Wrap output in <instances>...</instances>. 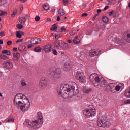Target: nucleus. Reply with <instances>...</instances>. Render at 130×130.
<instances>
[{"label": "nucleus", "instance_id": "a18cd8bd", "mask_svg": "<svg viewBox=\"0 0 130 130\" xmlns=\"http://www.w3.org/2000/svg\"><path fill=\"white\" fill-rule=\"evenodd\" d=\"M63 3L64 5H67L68 3H69V0H63Z\"/></svg>", "mask_w": 130, "mask_h": 130}, {"label": "nucleus", "instance_id": "ea45409f", "mask_svg": "<svg viewBox=\"0 0 130 130\" xmlns=\"http://www.w3.org/2000/svg\"><path fill=\"white\" fill-rule=\"evenodd\" d=\"M1 58L2 59H7V56L5 55H1Z\"/></svg>", "mask_w": 130, "mask_h": 130}, {"label": "nucleus", "instance_id": "6e6d98bb", "mask_svg": "<svg viewBox=\"0 0 130 130\" xmlns=\"http://www.w3.org/2000/svg\"><path fill=\"white\" fill-rule=\"evenodd\" d=\"M0 36H5V32H0Z\"/></svg>", "mask_w": 130, "mask_h": 130}, {"label": "nucleus", "instance_id": "c85d7f7f", "mask_svg": "<svg viewBox=\"0 0 130 130\" xmlns=\"http://www.w3.org/2000/svg\"><path fill=\"white\" fill-rule=\"evenodd\" d=\"M43 8L45 10V11H48V10H49V6L47 5H44L43 6Z\"/></svg>", "mask_w": 130, "mask_h": 130}, {"label": "nucleus", "instance_id": "0eeeda50", "mask_svg": "<svg viewBox=\"0 0 130 130\" xmlns=\"http://www.w3.org/2000/svg\"><path fill=\"white\" fill-rule=\"evenodd\" d=\"M61 74V71L59 69H55L51 72L50 76L53 77V80L56 81L57 78H60Z\"/></svg>", "mask_w": 130, "mask_h": 130}, {"label": "nucleus", "instance_id": "6ab92c4d", "mask_svg": "<svg viewBox=\"0 0 130 130\" xmlns=\"http://www.w3.org/2000/svg\"><path fill=\"white\" fill-rule=\"evenodd\" d=\"M58 14L59 16L62 17V16H64L66 13L62 8H60L59 9Z\"/></svg>", "mask_w": 130, "mask_h": 130}, {"label": "nucleus", "instance_id": "c9c22d12", "mask_svg": "<svg viewBox=\"0 0 130 130\" xmlns=\"http://www.w3.org/2000/svg\"><path fill=\"white\" fill-rule=\"evenodd\" d=\"M16 37H18V38H22V35L20 32H16Z\"/></svg>", "mask_w": 130, "mask_h": 130}, {"label": "nucleus", "instance_id": "49530a36", "mask_svg": "<svg viewBox=\"0 0 130 130\" xmlns=\"http://www.w3.org/2000/svg\"><path fill=\"white\" fill-rule=\"evenodd\" d=\"M23 8H24V6L23 5L20 6V13H22Z\"/></svg>", "mask_w": 130, "mask_h": 130}, {"label": "nucleus", "instance_id": "72a5a7b5", "mask_svg": "<svg viewBox=\"0 0 130 130\" xmlns=\"http://www.w3.org/2000/svg\"><path fill=\"white\" fill-rule=\"evenodd\" d=\"M17 29H19V30H21V29H23L24 28V26L22 25L21 24H18L17 25Z\"/></svg>", "mask_w": 130, "mask_h": 130}, {"label": "nucleus", "instance_id": "f257e3e1", "mask_svg": "<svg viewBox=\"0 0 130 130\" xmlns=\"http://www.w3.org/2000/svg\"><path fill=\"white\" fill-rule=\"evenodd\" d=\"M70 86L68 84L61 85L57 88V93L59 97L68 98L73 97L75 94V90L78 91V85L75 82H71Z\"/></svg>", "mask_w": 130, "mask_h": 130}, {"label": "nucleus", "instance_id": "603ef678", "mask_svg": "<svg viewBox=\"0 0 130 130\" xmlns=\"http://www.w3.org/2000/svg\"><path fill=\"white\" fill-rule=\"evenodd\" d=\"M60 20V16H58L57 17V22H59V20Z\"/></svg>", "mask_w": 130, "mask_h": 130}, {"label": "nucleus", "instance_id": "4c0bfd02", "mask_svg": "<svg viewBox=\"0 0 130 130\" xmlns=\"http://www.w3.org/2000/svg\"><path fill=\"white\" fill-rule=\"evenodd\" d=\"M3 15H7V12H4L0 10V16H3Z\"/></svg>", "mask_w": 130, "mask_h": 130}, {"label": "nucleus", "instance_id": "2eb2a0df", "mask_svg": "<svg viewBox=\"0 0 130 130\" xmlns=\"http://www.w3.org/2000/svg\"><path fill=\"white\" fill-rule=\"evenodd\" d=\"M73 41L75 44H79V43H81V37H79V36H76L74 37Z\"/></svg>", "mask_w": 130, "mask_h": 130}, {"label": "nucleus", "instance_id": "8fccbe9b", "mask_svg": "<svg viewBox=\"0 0 130 130\" xmlns=\"http://www.w3.org/2000/svg\"><path fill=\"white\" fill-rule=\"evenodd\" d=\"M7 44V45H11V44H12V41H8Z\"/></svg>", "mask_w": 130, "mask_h": 130}, {"label": "nucleus", "instance_id": "9b49d317", "mask_svg": "<svg viewBox=\"0 0 130 130\" xmlns=\"http://www.w3.org/2000/svg\"><path fill=\"white\" fill-rule=\"evenodd\" d=\"M4 67L5 68V69L10 70V69H12L13 68V64L11 61H7L4 63Z\"/></svg>", "mask_w": 130, "mask_h": 130}, {"label": "nucleus", "instance_id": "13d9d810", "mask_svg": "<svg viewBox=\"0 0 130 130\" xmlns=\"http://www.w3.org/2000/svg\"><path fill=\"white\" fill-rule=\"evenodd\" d=\"M67 42H68V43H72V42H73V41H72V40H68Z\"/></svg>", "mask_w": 130, "mask_h": 130}, {"label": "nucleus", "instance_id": "680f3d73", "mask_svg": "<svg viewBox=\"0 0 130 130\" xmlns=\"http://www.w3.org/2000/svg\"><path fill=\"white\" fill-rule=\"evenodd\" d=\"M74 33H75V31H73L72 32H70V35L72 36V35H74Z\"/></svg>", "mask_w": 130, "mask_h": 130}, {"label": "nucleus", "instance_id": "473e14b6", "mask_svg": "<svg viewBox=\"0 0 130 130\" xmlns=\"http://www.w3.org/2000/svg\"><path fill=\"white\" fill-rule=\"evenodd\" d=\"M30 42L31 44H36V40L35 39H31V40L30 41Z\"/></svg>", "mask_w": 130, "mask_h": 130}, {"label": "nucleus", "instance_id": "7ed1b4c3", "mask_svg": "<svg viewBox=\"0 0 130 130\" xmlns=\"http://www.w3.org/2000/svg\"><path fill=\"white\" fill-rule=\"evenodd\" d=\"M37 117L38 119L35 120L32 122H30V120L26 119L23 123L24 125L31 130L38 129V128L41 127L42 124H43V119L41 113L38 112L37 115Z\"/></svg>", "mask_w": 130, "mask_h": 130}, {"label": "nucleus", "instance_id": "4be33fe9", "mask_svg": "<svg viewBox=\"0 0 130 130\" xmlns=\"http://www.w3.org/2000/svg\"><path fill=\"white\" fill-rule=\"evenodd\" d=\"M110 88L111 89V93H115V88H114V84H110Z\"/></svg>", "mask_w": 130, "mask_h": 130}, {"label": "nucleus", "instance_id": "5fc2aeb1", "mask_svg": "<svg viewBox=\"0 0 130 130\" xmlns=\"http://www.w3.org/2000/svg\"><path fill=\"white\" fill-rule=\"evenodd\" d=\"M31 47H33V44H29L28 45V48H31Z\"/></svg>", "mask_w": 130, "mask_h": 130}, {"label": "nucleus", "instance_id": "864d4df0", "mask_svg": "<svg viewBox=\"0 0 130 130\" xmlns=\"http://www.w3.org/2000/svg\"><path fill=\"white\" fill-rule=\"evenodd\" d=\"M87 16H88V14H87V13H83L82 15V17H87Z\"/></svg>", "mask_w": 130, "mask_h": 130}, {"label": "nucleus", "instance_id": "423d86ee", "mask_svg": "<svg viewBox=\"0 0 130 130\" xmlns=\"http://www.w3.org/2000/svg\"><path fill=\"white\" fill-rule=\"evenodd\" d=\"M98 125L99 127H109L111 125V123L109 121H105L103 118H100L98 120Z\"/></svg>", "mask_w": 130, "mask_h": 130}, {"label": "nucleus", "instance_id": "cd10ccee", "mask_svg": "<svg viewBox=\"0 0 130 130\" xmlns=\"http://www.w3.org/2000/svg\"><path fill=\"white\" fill-rule=\"evenodd\" d=\"M25 48H26V46L20 45L18 48V50H19V51H23V50L25 49Z\"/></svg>", "mask_w": 130, "mask_h": 130}, {"label": "nucleus", "instance_id": "c756f323", "mask_svg": "<svg viewBox=\"0 0 130 130\" xmlns=\"http://www.w3.org/2000/svg\"><path fill=\"white\" fill-rule=\"evenodd\" d=\"M21 85L23 86V87H25V86H27V83L25 81L24 79H22L21 81Z\"/></svg>", "mask_w": 130, "mask_h": 130}, {"label": "nucleus", "instance_id": "393cba45", "mask_svg": "<svg viewBox=\"0 0 130 130\" xmlns=\"http://www.w3.org/2000/svg\"><path fill=\"white\" fill-rule=\"evenodd\" d=\"M124 40H126L127 42H130V34H127L125 38H123Z\"/></svg>", "mask_w": 130, "mask_h": 130}, {"label": "nucleus", "instance_id": "a878e982", "mask_svg": "<svg viewBox=\"0 0 130 130\" xmlns=\"http://www.w3.org/2000/svg\"><path fill=\"white\" fill-rule=\"evenodd\" d=\"M34 51L35 52H41V47H36L34 48Z\"/></svg>", "mask_w": 130, "mask_h": 130}, {"label": "nucleus", "instance_id": "9d476101", "mask_svg": "<svg viewBox=\"0 0 130 130\" xmlns=\"http://www.w3.org/2000/svg\"><path fill=\"white\" fill-rule=\"evenodd\" d=\"M99 85L100 86V87H102V88H104V89H105V88L107 87L108 84H107V81L103 78V80H102L99 84Z\"/></svg>", "mask_w": 130, "mask_h": 130}, {"label": "nucleus", "instance_id": "f8f14e48", "mask_svg": "<svg viewBox=\"0 0 130 130\" xmlns=\"http://www.w3.org/2000/svg\"><path fill=\"white\" fill-rule=\"evenodd\" d=\"M51 44H48L45 46L44 48V51L45 52H50L51 51Z\"/></svg>", "mask_w": 130, "mask_h": 130}, {"label": "nucleus", "instance_id": "37998d69", "mask_svg": "<svg viewBox=\"0 0 130 130\" xmlns=\"http://www.w3.org/2000/svg\"><path fill=\"white\" fill-rule=\"evenodd\" d=\"M59 37H61V34L55 35V39H58V38H59Z\"/></svg>", "mask_w": 130, "mask_h": 130}, {"label": "nucleus", "instance_id": "de8ad7c7", "mask_svg": "<svg viewBox=\"0 0 130 130\" xmlns=\"http://www.w3.org/2000/svg\"><path fill=\"white\" fill-rule=\"evenodd\" d=\"M23 41V39H18L16 41V43H19V42H21Z\"/></svg>", "mask_w": 130, "mask_h": 130}, {"label": "nucleus", "instance_id": "5701e85b", "mask_svg": "<svg viewBox=\"0 0 130 130\" xmlns=\"http://www.w3.org/2000/svg\"><path fill=\"white\" fill-rule=\"evenodd\" d=\"M102 20H103V22H104V23H107L108 21H109V19H108V17L105 16H102Z\"/></svg>", "mask_w": 130, "mask_h": 130}, {"label": "nucleus", "instance_id": "338daca9", "mask_svg": "<svg viewBox=\"0 0 130 130\" xmlns=\"http://www.w3.org/2000/svg\"><path fill=\"white\" fill-rule=\"evenodd\" d=\"M97 12H98V13H101V10L98 9Z\"/></svg>", "mask_w": 130, "mask_h": 130}, {"label": "nucleus", "instance_id": "09e8293b", "mask_svg": "<svg viewBox=\"0 0 130 130\" xmlns=\"http://www.w3.org/2000/svg\"><path fill=\"white\" fill-rule=\"evenodd\" d=\"M109 8V6L106 5L105 7L104 8L103 11H106L108 8Z\"/></svg>", "mask_w": 130, "mask_h": 130}, {"label": "nucleus", "instance_id": "bb28decb", "mask_svg": "<svg viewBox=\"0 0 130 130\" xmlns=\"http://www.w3.org/2000/svg\"><path fill=\"white\" fill-rule=\"evenodd\" d=\"M51 31H56L57 30V25L54 24L51 28Z\"/></svg>", "mask_w": 130, "mask_h": 130}, {"label": "nucleus", "instance_id": "0e129e2a", "mask_svg": "<svg viewBox=\"0 0 130 130\" xmlns=\"http://www.w3.org/2000/svg\"><path fill=\"white\" fill-rule=\"evenodd\" d=\"M22 3H26L27 2V0H20Z\"/></svg>", "mask_w": 130, "mask_h": 130}, {"label": "nucleus", "instance_id": "e2e57ef3", "mask_svg": "<svg viewBox=\"0 0 130 130\" xmlns=\"http://www.w3.org/2000/svg\"><path fill=\"white\" fill-rule=\"evenodd\" d=\"M51 12L52 13H54V12H55V9H52Z\"/></svg>", "mask_w": 130, "mask_h": 130}, {"label": "nucleus", "instance_id": "69168bd1", "mask_svg": "<svg viewBox=\"0 0 130 130\" xmlns=\"http://www.w3.org/2000/svg\"><path fill=\"white\" fill-rule=\"evenodd\" d=\"M47 20L48 22H51V19L50 18H47Z\"/></svg>", "mask_w": 130, "mask_h": 130}, {"label": "nucleus", "instance_id": "39448f33", "mask_svg": "<svg viewBox=\"0 0 130 130\" xmlns=\"http://www.w3.org/2000/svg\"><path fill=\"white\" fill-rule=\"evenodd\" d=\"M83 114L85 115L87 118L95 116L96 115V110L95 109H86L83 111Z\"/></svg>", "mask_w": 130, "mask_h": 130}, {"label": "nucleus", "instance_id": "3c124183", "mask_svg": "<svg viewBox=\"0 0 130 130\" xmlns=\"http://www.w3.org/2000/svg\"><path fill=\"white\" fill-rule=\"evenodd\" d=\"M114 12L113 11H111L110 13H109V16L110 17L112 16V14H113Z\"/></svg>", "mask_w": 130, "mask_h": 130}, {"label": "nucleus", "instance_id": "79ce46f5", "mask_svg": "<svg viewBox=\"0 0 130 130\" xmlns=\"http://www.w3.org/2000/svg\"><path fill=\"white\" fill-rule=\"evenodd\" d=\"M41 42V39L38 38L37 39V40H36V44H38L40 43Z\"/></svg>", "mask_w": 130, "mask_h": 130}, {"label": "nucleus", "instance_id": "bf43d9fd", "mask_svg": "<svg viewBox=\"0 0 130 130\" xmlns=\"http://www.w3.org/2000/svg\"><path fill=\"white\" fill-rule=\"evenodd\" d=\"M0 44H4V41L3 40H0Z\"/></svg>", "mask_w": 130, "mask_h": 130}, {"label": "nucleus", "instance_id": "412c9836", "mask_svg": "<svg viewBox=\"0 0 130 130\" xmlns=\"http://www.w3.org/2000/svg\"><path fill=\"white\" fill-rule=\"evenodd\" d=\"M83 92L85 94H88V93H90V92H92V89L91 88H86V87L83 88Z\"/></svg>", "mask_w": 130, "mask_h": 130}, {"label": "nucleus", "instance_id": "a211bd4d", "mask_svg": "<svg viewBox=\"0 0 130 130\" xmlns=\"http://www.w3.org/2000/svg\"><path fill=\"white\" fill-rule=\"evenodd\" d=\"M61 45L60 49H68L69 48V45L64 42H62Z\"/></svg>", "mask_w": 130, "mask_h": 130}, {"label": "nucleus", "instance_id": "052dcab7", "mask_svg": "<svg viewBox=\"0 0 130 130\" xmlns=\"http://www.w3.org/2000/svg\"><path fill=\"white\" fill-rule=\"evenodd\" d=\"M13 50H14V51H17L18 50V49L17 48L15 47L13 48Z\"/></svg>", "mask_w": 130, "mask_h": 130}, {"label": "nucleus", "instance_id": "7c9ffc66", "mask_svg": "<svg viewBox=\"0 0 130 130\" xmlns=\"http://www.w3.org/2000/svg\"><path fill=\"white\" fill-rule=\"evenodd\" d=\"M15 121V120L13 118H9L8 120H6L7 122H10V123H13Z\"/></svg>", "mask_w": 130, "mask_h": 130}, {"label": "nucleus", "instance_id": "e433bc0d", "mask_svg": "<svg viewBox=\"0 0 130 130\" xmlns=\"http://www.w3.org/2000/svg\"><path fill=\"white\" fill-rule=\"evenodd\" d=\"M52 53L54 54V55H57V51H56L55 49H53Z\"/></svg>", "mask_w": 130, "mask_h": 130}, {"label": "nucleus", "instance_id": "f03ea898", "mask_svg": "<svg viewBox=\"0 0 130 130\" xmlns=\"http://www.w3.org/2000/svg\"><path fill=\"white\" fill-rule=\"evenodd\" d=\"M14 104L16 108L21 111H28L30 107V101L23 94H16L14 98Z\"/></svg>", "mask_w": 130, "mask_h": 130}, {"label": "nucleus", "instance_id": "b1692460", "mask_svg": "<svg viewBox=\"0 0 130 130\" xmlns=\"http://www.w3.org/2000/svg\"><path fill=\"white\" fill-rule=\"evenodd\" d=\"M2 53L3 54H6V55H11V51L10 50H3Z\"/></svg>", "mask_w": 130, "mask_h": 130}, {"label": "nucleus", "instance_id": "ddd939ff", "mask_svg": "<svg viewBox=\"0 0 130 130\" xmlns=\"http://www.w3.org/2000/svg\"><path fill=\"white\" fill-rule=\"evenodd\" d=\"M99 54V53L97 52V51H95L94 50H91L89 52V55L91 57H93L94 56H97Z\"/></svg>", "mask_w": 130, "mask_h": 130}, {"label": "nucleus", "instance_id": "f3484780", "mask_svg": "<svg viewBox=\"0 0 130 130\" xmlns=\"http://www.w3.org/2000/svg\"><path fill=\"white\" fill-rule=\"evenodd\" d=\"M54 47L57 49H59V48L60 49V42H59V41H55L54 42Z\"/></svg>", "mask_w": 130, "mask_h": 130}, {"label": "nucleus", "instance_id": "aec40b11", "mask_svg": "<svg viewBox=\"0 0 130 130\" xmlns=\"http://www.w3.org/2000/svg\"><path fill=\"white\" fill-rule=\"evenodd\" d=\"M19 23L20 24H25V22H26V17H21L19 20Z\"/></svg>", "mask_w": 130, "mask_h": 130}, {"label": "nucleus", "instance_id": "a19ab883", "mask_svg": "<svg viewBox=\"0 0 130 130\" xmlns=\"http://www.w3.org/2000/svg\"><path fill=\"white\" fill-rule=\"evenodd\" d=\"M124 104H130V99L126 100L124 102Z\"/></svg>", "mask_w": 130, "mask_h": 130}, {"label": "nucleus", "instance_id": "774afa93", "mask_svg": "<svg viewBox=\"0 0 130 130\" xmlns=\"http://www.w3.org/2000/svg\"><path fill=\"white\" fill-rule=\"evenodd\" d=\"M3 4V0H0V5H2Z\"/></svg>", "mask_w": 130, "mask_h": 130}, {"label": "nucleus", "instance_id": "f704fd0d", "mask_svg": "<svg viewBox=\"0 0 130 130\" xmlns=\"http://www.w3.org/2000/svg\"><path fill=\"white\" fill-rule=\"evenodd\" d=\"M66 30L67 28H66L64 26H63L60 28V32H66Z\"/></svg>", "mask_w": 130, "mask_h": 130}, {"label": "nucleus", "instance_id": "dca6fc26", "mask_svg": "<svg viewBox=\"0 0 130 130\" xmlns=\"http://www.w3.org/2000/svg\"><path fill=\"white\" fill-rule=\"evenodd\" d=\"M20 57V53L18 52H14L13 53V60H19V58Z\"/></svg>", "mask_w": 130, "mask_h": 130}, {"label": "nucleus", "instance_id": "1a4fd4ad", "mask_svg": "<svg viewBox=\"0 0 130 130\" xmlns=\"http://www.w3.org/2000/svg\"><path fill=\"white\" fill-rule=\"evenodd\" d=\"M76 80H78L81 83H84L86 82V77L82 75L80 73H77L76 75Z\"/></svg>", "mask_w": 130, "mask_h": 130}, {"label": "nucleus", "instance_id": "2f4dec72", "mask_svg": "<svg viewBox=\"0 0 130 130\" xmlns=\"http://www.w3.org/2000/svg\"><path fill=\"white\" fill-rule=\"evenodd\" d=\"M17 12H18V10L17 9L14 10L12 14L11 15V17H15V16H16V15L17 14Z\"/></svg>", "mask_w": 130, "mask_h": 130}, {"label": "nucleus", "instance_id": "4468645a", "mask_svg": "<svg viewBox=\"0 0 130 130\" xmlns=\"http://www.w3.org/2000/svg\"><path fill=\"white\" fill-rule=\"evenodd\" d=\"M124 88V84H123V83H120L119 84H118L115 87V89L117 92H119V91L120 90V89L121 90H123Z\"/></svg>", "mask_w": 130, "mask_h": 130}, {"label": "nucleus", "instance_id": "6e6552de", "mask_svg": "<svg viewBox=\"0 0 130 130\" xmlns=\"http://www.w3.org/2000/svg\"><path fill=\"white\" fill-rule=\"evenodd\" d=\"M47 85H48V79L46 78L43 77L40 80L38 86L40 89H44Z\"/></svg>", "mask_w": 130, "mask_h": 130}, {"label": "nucleus", "instance_id": "20e7f679", "mask_svg": "<svg viewBox=\"0 0 130 130\" xmlns=\"http://www.w3.org/2000/svg\"><path fill=\"white\" fill-rule=\"evenodd\" d=\"M103 77H101V76L99 74H97V73L92 74L89 77L90 82L92 83V84H94V86H96V87L98 86V84H96L95 83L99 84L100 82L103 80Z\"/></svg>", "mask_w": 130, "mask_h": 130}, {"label": "nucleus", "instance_id": "4d7b16f0", "mask_svg": "<svg viewBox=\"0 0 130 130\" xmlns=\"http://www.w3.org/2000/svg\"><path fill=\"white\" fill-rule=\"evenodd\" d=\"M85 8H86V4H82V9H85Z\"/></svg>", "mask_w": 130, "mask_h": 130}, {"label": "nucleus", "instance_id": "c03bdc74", "mask_svg": "<svg viewBox=\"0 0 130 130\" xmlns=\"http://www.w3.org/2000/svg\"><path fill=\"white\" fill-rule=\"evenodd\" d=\"M125 96H126V97H128L129 98H130V91L125 93Z\"/></svg>", "mask_w": 130, "mask_h": 130}, {"label": "nucleus", "instance_id": "58836bf2", "mask_svg": "<svg viewBox=\"0 0 130 130\" xmlns=\"http://www.w3.org/2000/svg\"><path fill=\"white\" fill-rule=\"evenodd\" d=\"M35 20L36 22H39V21L40 20V17L36 16Z\"/></svg>", "mask_w": 130, "mask_h": 130}]
</instances>
